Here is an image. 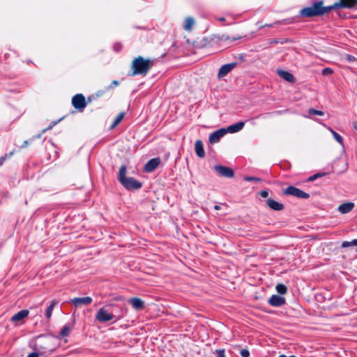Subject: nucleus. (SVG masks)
<instances>
[{
    "label": "nucleus",
    "mask_w": 357,
    "mask_h": 357,
    "mask_svg": "<svg viewBox=\"0 0 357 357\" xmlns=\"http://www.w3.org/2000/svg\"><path fill=\"white\" fill-rule=\"evenodd\" d=\"M323 1H317L311 6L303 8L300 10V15L303 17L321 16L333 9L352 8L357 5V0H340L328 6H323Z\"/></svg>",
    "instance_id": "nucleus-1"
},
{
    "label": "nucleus",
    "mask_w": 357,
    "mask_h": 357,
    "mask_svg": "<svg viewBox=\"0 0 357 357\" xmlns=\"http://www.w3.org/2000/svg\"><path fill=\"white\" fill-rule=\"evenodd\" d=\"M154 65V61L147 59H145L142 56H139L135 58L132 63L130 75L135 76L141 75L145 76Z\"/></svg>",
    "instance_id": "nucleus-2"
},
{
    "label": "nucleus",
    "mask_w": 357,
    "mask_h": 357,
    "mask_svg": "<svg viewBox=\"0 0 357 357\" xmlns=\"http://www.w3.org/2000/svg\"><path fill=\"white\" fill-rule=\"evenodd\" d=\"M126 170V165H122L119 169L118 178L121 184L128 190L140 189L142 183L133 177H127Z\"/></svg>",
    "instance_id": "nucleus-3"
},
{
    "label": "nucleus",
    "mask_w": 357,
    "mask_h": 357,
    "mask_svg": "<svg viewBox=\"0 0 357 357\" xmlns=\"http://www.w3.org/2000/svg\"><path fill=\"white\" fill-rule=\"evenodd\" d=\"M122 317V314L116 316L112 313L108 312L104 307L100 308L96 314V319L101 323H105L114 319V322H116L120 320Z\"/></svg>",
    "instance_id": "nucleus-4"
},
{
    "label": "nucleus",
    "mask_w": 357,
    "mask_h": 357,
    "mask_svg": "<svg viewBox=\"0 0 357 357\" xmlns=\"http://www.w3.org/2000/svg\"><path fill=\"white\" fill-rule=\"evenodd\" d=\"M284 194L287 195H291L300 199H308L310 197V195L308 193L292 185L287 187L284 190Z\"/></svg>",
    "instance_id": "nucleus-5"
},
{
    "label": "nucleus",
    "mask_w": 357,
    "mask_h": 357,
    "mask_svg": "<svg viewBox=\"0 0 357 357\" xmlns=\"http://www.w3.org/2000/svg\"><path fill=\"white\" fill-rule=\"evenodd\" d=\"M72 104L75 109L82 111L86 106L85 97L81 93L76 94L72 98Z\"/></svg>",
    "instance_id": "nucleus-6"
},
{
    "label": "nucleus",
    "mask_w": 357,
    "mask_h": 357,
    "mask_svg": "<svg viewBox=\"0 0 357 357\" xmlns=\"http://www.w3.org/2000/svg\"><path fill=\"white\" fill-rule=\"evenodd\" d=\"M160 158L157 157L149 160L144 166L143 171L146 173L153 172L160 164Z\"/></svg>",
    "instance_id": "nucleus-7"
},
{
    "label": "nucleus",
    "mask_w": 357,
    "mask_h": 357,
    "mask_svg": "<svg viewBox=\"0 0 357 357\" xmlns=\"http://www.w3.org/2000/svg\"><path fill=\"white\" fill-rule=\"evenodd\" d=\"M214 169L219 176H224L226 178H232L234 174V171L231 168L222 165H215L214 167Z\"/></svg>",
    "instance_id": "nucleus-8"
},
{
    "label": "nucleus",
    "mask_w": 357,
    "mask_h": 357,
    "mask_svg": "<svg viewBox=\"0 0 357 357\" xmlns=\"http://www.w3.org/2000/svg\"><path fill=\"white\" fill-rule=\"evenodd\" d=\"M227 132L225 128H221L214 131L209 135V142L211 144L218 143L220 139Z\"/></svg>",
    "instance_id": "nucleus-9"
},
{
    "label": "nucleus",
    "mask_w": 357,
    "mask_h": 357,
    "mask_svg": "<svg viewBox=\"0 0 357 357\" xmlns=\"http://www.w3.org/2000/svg\"><path fill=\"white\" fill-rule=\"evenodd\" d=\"M92 302V298L89 296L83 298H74L70 300V303L75 307H80L81 305H88Z\"/></svg>",
    "instance_id": "nucleus-10"
},
{
    "label": "nucleus",
    "mask_w": 357,
    "mask_h": 357,
    "mask_svg": "<svg viewBox=\"0 0 357 357\" xmlns=\"http://www.w3.org/2000/svg\"><path fill=\"white\" fill-rule=\"evenodd\" d=\"M237 63L236 62L227 63L221 66L219 69L218 76V77H223L226 76L229 72H231L236 66Z\"/></svg>",
    "instance_id": "nucleus-11"
},
{
    "label": "nucleus",
    "mask_w": 357,
    "mask_h": 357,
    "mask_svg": "<svg viewBox=\"0 0 357 357\" xmlns=\"http://www.w3.org/2000/svg\"><path fill=\"white\" fill-rule=\"evenodd\" d=\"M268 303L273 307H281L285 303V298L274 294L269 298Z\"/></svg>",
    "instance_id": "nucleus-12"
},
{
    "label": "nucleus",
    "mask_w": 357,
    "mask_h": 357,
    "mask_svg": "<svg viewBox=\"0 0 357 357\" xmlns=\"http://www.w3.org/2000/svg\"><path fill=\"white\" fill-rule=\"evenodd\" d=\"M267 206L273 211H279L284 209L283 204L276 202L273 199H268L266 201Z\"/></svg>",
    "instance_id": "nucleus-13"
},
{
    "label": "nucleus",
    "mask_w": 357,
    "mask_h": 357,
    "mask_svg": "<svg viewBox=\"0 0 357 357\" xmlns=\"http://www.w3.org/2000/svg\"><path fill=\"white\" fill-rule=\"evenodd\" d=\"M128 302L130 304H131L132 307L136 310H140L144 307V301L139 298H131L129 299Z\"/></svg>",
    "instance_id": "nucleus-14"
},
{
    "label": "nucleus",
    "mask_w": 357,
    "mask_h": 357,
    "mask_svg": "<svg viewBox=\"0 0 357 357\" xmlns=\"http://www.w3.org/2000/svg\"><path fill=\"white\" fill-rule=\"evenodd\" d=\"M278 75L281 78H282L283 79H284L285 81H287L288 82L294 83L295 82V78H294V75L288 71L283 70H278Z\"/></svg>",
    "instance_id": "nucleus-15"
},
{
    "label": "nucleus",
    "mask_w": 357,
    "mask_h": 357,
    "mask_svg": "<svg viewBox=\"0 0 357 357\" xmlns=\"http://www.w3.org/2000/svg\"><path fill=\"white\" fill-rule=\"evenodd\" d=\"M244 126L245 123L243 121H239L236 123L228 126L226 130H227V132L235 133L241 130Z\"/></svg>",
    "instance_id": "nucleus-16"
},
{
    "label": "nucleus",
    "mask_w": 357,
    "mask_h": 357,
    "mask_svg": "<svg viewBox=\"0 0 357 357\" xmlns=\"http://www.w3.org/2000/svg\"><path fill=\"white\" fill-rule=\"evenodd\" d=\"M29 310H22L14 314L10 320L13 322H16L22 320L24 318L26 317L29 315Z\"/></svg>",
    "instance_id": "nucleus-17"
},
{
    "label": "nucleus",
    "mask_w": 357,
    "mask_h": 357,
    "mask_svg": "<svg viewBox=\"0 0 357 357\" xmlns=\"http://www.w3.org/2000/svg\"><path fill=\"white\" fill-rule=\"evenodd\" d=\"M354 207V204L352 202H346L340 204L338 207V211L342 213L345 214L350 212Z\"/></svg>",
    "instance_id": "nucleus-18"
},
{
    "label": "nucleus",
    "mask_w": 357,
    "mask_h": 357,
    "mask_svg": "<svg viewBox=\"0 0 357 357\" xmlns=\"http://www.w3.org/2000/svg\"><path fill=\"white\" fill-rule=\"evenodd\" d=\"M195 149L196 154L199 158H204L205 155V151L204 149V145L201 140H197L195 144Z\"/></svg>",
    "instance_id": "nucleus-19"
},
{
    "label": "nucleus",
    "mask_w": 357,
    "mask_h": 357,
    "mask_svg": "<svg viewBox=\"0 0 357 357\" xmlns=\"http://www.w3.org/2000/svg\"><path fill=\"white\" fill-rule=\"evenodd\" d=\"M59 301L56 300H53L50 305L47 307L46 312H45V317L47 319H50L52 317V311L54 310V307L58 305Z\"/></svg>",
    "instance_id": "nucleus-20"
},
{
    "label": "nucleus",
    "mask_w": 357,
    "mask_h": 357,
    "mask_svg": "<svg viewBox=\"0 0 357 357\" xmlns=\"http://www.w3.org/2000/svg\"><path fill=\"white\" fill-rule=\"evenodd\" d=\"M195 24V20L191 17H188L185 20L183 28L186 31H191Z\"/></svg>",
    "instance_id": "nucleus-21"
},
{
    "label": "nucleus",
    "mask_w": 357,
    "mask_h": 357,
    "mask_svg": "<svg viewBox=\"0 0 357 357\" xmlns=\"http://www.w3.org/2000/svg\"><path fill=\"white\" fill-rule=\"evenodd\" d=\"M328 130H330V132H331V134L333 135V137L335 138V139L340 144H341L342 146L344 145V142H343V138L342 137L338 134L337 132H335L333 129H332L331 128L328 127Z\"/></svg>",
    "instance_id": "nucleus-22"
},
{
    "label": "nucleus",
    "mask_w": 357,
    "mask_h": 357,
    "mask_svg": "<svg viewBox=\"0 0 357 357\" xmlns=\"http://www.w3.org/2000/svg\"><path fill=\"white\" fill-rule=\"evenodd\" d=\"M124 115L125 114L123 112L119 114V115L115 118L114 122L112 123L110 129H114L119 123H120V122L123 119Z\"/></svg>",
    "instance_id": "nucleus-23"
},
{
    "label": "nucleus",
    "mask_w": 357,
    "mask_h": 357,
    "mask_svg": "<svg viewBox=\"0 0 357 357\" xmlns=\"http://www.w3.org/2000/svg\"><path fill=\"white\" fill-rule=\"evenodd\" d=\"M275 289L280 294H285L287 292V287L283 284H278Z\"/></svg>",
    "instance_id": "nucleus-24"
},
{
    "label": "nucleus",
    "mask_w": 357,
    "mask_h": 357,
    "mask_svg": "<svg viewBox=\"0 0 357 357\" xmlns=\"http://www.w3.org/2000/svg\"><path fill=\"white\" fill-rule=\"evenodd\" d=\"M70 328L67 326V325H65L61 330L60 333H59V335L62 337H66L68 336L70 333Z\"/></svg>",
    "instance_id": "nucleus-25"
},
{
    "label": "nucleus",
    "mask_w": 357,
    "mask_h": 357,
    "mask_svg": "<svg viewBox=\"0 0 357 357\" xmlns=\"http://www.w3.org/2000/svg\"><path fill=\"white\" fill-rule=\"evenodd\" d=\"M56 124V122H54L52 123V124L51 126H50L47 128H45V129H43L42 132L36 135V136H33L32 138L30 139L31 142H33L35 139H40L42 136V134L45 132L47 130H50L52 128V127Z\"/></svg>",
    "instance_id": "nucleus-26"
},
{
    "label": "nucleus",
    "mask_w": 357,
    "mask_h": 357,
    "mask_svg": "<svg viewBox=\"0 0 357 357\" xmlns=\"http://www.w3.org/2000/svg\"><path fill=\"white\" fill-rule=\"evenodd\" d=\"M309 114L311 115H319V116H323L324 115V112L321 110H317L315 109L311 108L308 110Z\"/></svg>",
    "instance_id": "nucleus-27"
},
{
    "label": "nucleus",
    "mask_w": 357,
    "mask_h": 357,
    "mask_svg": "<svg viewBox=\"0 0 357 357\" xmlns=\"http://www.w3.org/2000/svg\"><path fill=\"white\" fill-rule=\"evenodd\" d=\"M14 153H15V151H13L11 152H10L9 153H6L3 156H1L0 158V166L3 165V163L7 158H10L14 154Z\"/></svg>",
    "instance_id": "nucleus-28"
},
{
    "label": "nucleus",
    "mask_w": 357,
    "mask_h": 357,
    "mask_svg": "<svg viewBox=\"0 0 357 357\" xmlns=\"http://www.w3.org/2000/svg\"><path fill=\"white\" fill-rule=\"evenodd\" d=\"M344 59L347 62L351 63H355L357 61V59L354 56L348 54L345 55Z\"/></svg>",
    "instance_id": "nucleus-29"
},
{
    "label": "nucleus",
    "mask_w": 357,
    "mask_h": 357,
    "mask_svg": "<svg viewBox=\"0 0 357 357\" xmlns=\"http://www.w3.org/2000/svg\"><path fill=\"white\" fill-rule=\"evenodd\" d=\"M333 70L331 68H325L322 70L321 74L324 76H327L333 74Z\"/></svg>",
    "instance_id": "nucleus-30"
},
{
    "label": "nucleus",
    "mask_w": 357,
    "mask_h": 357,
    "mask_svg": "<svg viewBox=\"0 0 357 357\" xmlns=\"http://www.w3.org/2000/svg\"><path fill=\"white\" fill-rule=\"evenodd\" d=\"M324 175H325V173H322V174L321 173H317V174H315L311 176L310 177H309L308 181H313L315 179H317V178L321 177V176H322Z\"/></svg>",
    "instance_id": "nucleus-31"
},
{
    "label": "nucleus",
    "mask_w": 357,
    "mask_h": 357,
    "mask_svg": "<svg viewBox=\"0 0 357 357\" xmlns=\"http://www.w3.org/2000/svg\"><path fill=\"white\" fill-rule=\"evenodd\" d=\"M113 50L116 52H119L122 50V45L120 43H114L113 45Z\"/></svg>",
    "instance_id": "nucleus-32"
},
{
    "label": "nucleus",
    "mask_w": 357,
    "mask_h": 357,
    "mask_svg": "<svg viewBox=\"0 0 357 357\" xmlns=\"http://www.w3.org/2000/svg\"><path fill=\"white\" fill-rule=\"evenodd\" d=\"M240 354L242 357H249L250 356V351L247 349H241L240 351Z\"/></svg>",
    "instance_id": "nucleus-33"
},
{
    "label": "nucleus",
    "mask_w": 357,
    "mask_h": 357,
    "mask_svg": "<svg viewBox=\"0 0 357 357\" xmlns=\"http://www.w3.org/2000/svg\"><path fill=\"white\" fill-rule=\"evenodd\" d=\"M215 354H216L217 357H226L225 349L216 350Z\"/></svg>",
    "instance_id": "nucleus-34"
},
{
    "label": "nucleus",
    "mask_w": 357,
    "mask_h": 357,
    "mask_svg": "<svg viewBox=\"0 0 357 357\" xmlns=\"http://www.w3.org/2000/svg\"><path fill=\"white\" fill-rule=\"evenodd\" d=\"M244 180L246 181H261V179L259 178L254 177V176H246V177H245Z\"/></svg>",
    "instance_id": "nucleus-35"
},
{
    "label": "nucleus",
    "mask_w": 357,
    "mask_h": 357,
    "mask_svg": "<svg viewBox=\"0 0 357 357\" xmlns=\"http://www.w3.org/2000/svg\"><path fill=\"white\" fill-rule=\"evenodd\" d=\"M119 84V82L117 81V80H114L112 82V84L107 86L106 87V89L107 90H111L112 89L114 86H117Z\"/></svg>",
    "instance_id": "nucleus-36"
},
{
    "label": "nucleus",
    "mask_w": 357,
    "mask_h": 357,
    "mask_svg": "<svg viewBox=\"0 0 357 357\" xmlns=\"http://www.w3.org/2000/svg\"><path fill=\"white\" fill-rule=\"evenodd\" d=\"M351 245H353V244H351V241H343L342 243L341 247L342 248H347V247H349Z\"/></svg>",
    "instance_id": "nucleus-37"
},
{
    "label": "nucleus",
    "mask_w": 357,
    "mask_h": 357,
    "mask_svg": "<svg viewBox=\"0 0 357 357\" xmlns=\"http://www.w3.org/2000/svg\"><path fill=\"white\" fill-rule=\"evenodd\" d=\"M260 196L263 198H266L268 196V192L267 190H261L260 192Z\"/></svg>",
    "instance_id": "nucleus-38"
},
{
    "label": "nucleus",
    "mask_w": 357,
    "mask_h": 357,
    "mask_svg": "<svg viewBox=\"0 0 357 357\" xmlns=\"http://www.w3.org/2000/svg\"><path fill=\"white\" fill-rule=\"evenodd\" d=\"M30 142H31L30 139H29V140H25V141H24V142H23L22 145L20 146V148H21V149H23V148L26 147V146L29 145V144Z\"/></svg>",
    "instance_id": "nucleus-39"
},
{
    "label": "nucleus",
    "mask_w": 357,
    "mask_h": 357,
    "mask_svg": "<svg viewBox=\"0 0 357 357\" xmlns=\"http://www.w3.org/2000/svg\"><path fill=\"white\" fill-rule=\"evenodd\" d=\"M27 357H39V354L36 352H33L29 354Z\"/></svg>",
    "instance_id": "nucleus-40"
},
{
    "label": "nucleus",
    "mask_w": 357,
    "mask_h": 357,
    "mask_svg": "<svg viewBox=\"0 0 357 357\" xmlns=\"http://www.w3.org/2000/svg\"><path fill=\"white\" fill-rule=\"evenodd\" d=\"M351 244H353V245L357 246V238L352 240Z\"/></svg>",
    "instance_id": "nucleus-41"
},
{
    "label": "nucleus",
    "mask_w": 357,
    "mask_h": 357,
    "mask_svg": "<svg viewBox=\"0 0 357 357\" xmlns=\"http://www.w3.org/2000/svg\"><path fill=\"white\" fill-rule=\"evenodd\" d=\"M220 208H221V207H220V205H215L214 206V209L216 210V211H219V210H220Z\"/></svg>",
    "instance_id": "nucleus-42"
},
{
    "label": "nucleus",
    "mask_w": 357,
    "mask_h": 357,
    "mask_svg": "<svg viewBox=\"0 0 357 357\" xmlns=\"http://www.w3.org/2000/svg\"><path fill=\"white\" fill-rule=\"evenodd\" d=\"M273 24H266L264 25V26H268V27H273Z\"/></svg>",
    "instance_id": "nucleus-43"
},
{
    "label": "nucleus",
    "mask_w": 357,
    "mask_h": 357,
    "mask_svg": "<svg viewBox=\"0 0 357 357\" xmlns=\"http://www.w3.org/2000/svg\"><path fill=\"white\" fill-rule=\"evenodd\" d=\"M219 20L221 21V22H224L225 20V19L224 17H220L219 19Z\"/></svg>",
    "instance_id": "nucleus-44"
},
{
    "label": "nucleus",
    "mask_w": 357,
    "mask_h": 357,
    "mask_svg": "<svg viewBox=\"0 0 357 357\" xmlns=\"http://www.w3.org/2000/svg\"><path fill=\"white\" fill-rule=\"evenodd\" d=\"M354 127L357 130V123H354Z\"/></svg>",
    "instance_id": "nucleus-45"
},
{
    "label": "nucleus",
    "mask_w": 357,
    "mask_h": 357,
    "mask_svg": "<svg viewBox=\"0 0 357 357\" xmlns=\"http://www.w3.org/2000/svg\"><path fill=\"white\" fill-rule=\"evenodd\" d=\"M279 357H287L285 355H280Z\"/></svg>",
    "instance_id": "nucleus-46"
},
{
    "label": "nucleus",
    "mask_w": 357,
    "mask_h": 357,
    "mask_svg": "<svg viewBox=\"0 0 357 357\" xmlns=\"http://www.w3.org/2000/svg\"><path fill=\"white\" fill-rule=\"evenodd\" d=\"M289 357H296V356H289Z\"/></svg>",
    "instance_id": "nucleus-47"
},
{
    "label": "nucleus",
    "mask_w": 357,
    "mask_h": 357,
    "mask_svg": "<svg viewBox=\"0 0 357 357\" xmlns=\"http://www.w3.org/2000/svg\"><path fill=\"white\" fill-rule=\"evenodd\" d=\"M356 252H357V249H356Z\"/></svg>",
    "instance_id": "nucleus-48"
}]
</instances>
